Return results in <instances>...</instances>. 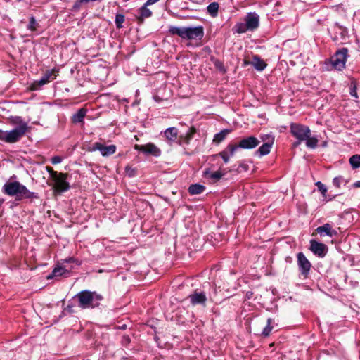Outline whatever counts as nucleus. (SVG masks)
Listing matches in <instances>:
<instances>
[{
  "label": "nucleus",
  "instance_id": "nucleus-1",
  "mask_svg": "<svg viewBox=\"0 0 360 360\" xmlns=\"http://www.w3.org/2000/svg\"><path fill=\"white\" fill-rule=\"evenodd\" d=\"M9 122L17 127L9 131L0 129V141L7 143L18 142L26 134L29 127L27 123L20 116H11Z\"/></svg>",
  "mask_w": 360,
  "mask_h": 360
},
{
  "label": "nucleus",
  "instance_id": "nucleus-2",
  "mask_svg": "<svg viewBox=\"0 0 360 360\" xmlns=\"http://www.w3.org/2000/svg\"><path fill=\"white\" fill-rule=\"evenodd\" d=\"M2 191L6 195L15 197V200H17L39 198L37 193L29 191L25 186L17 181H7L5 183L3 186Z\"/></svg>",
  "mask_w": 360,
  "mask_h": 360
},
{
  "label": "nucleus",
  "instance_id": "nucleus-3",
  "mask_svg": "<svg viewBox=\"0 0 360 360\" xmlns=\"http://www.w3.org/2000/svg\"><path fill=\"white\" fill-rule=\"evenodd\" d=\"M290 131L297 140L305 141L307 148L314 149L317 147L319 139L316 136H311V130L309 127L292 122L290 125Z\"/></svg>",
  "mask_w": 360,
  "mask_h": 360
},
{
  "label": "nucleus",
  "instance_id": "nucleus-4",
  "mask_svg": "<svg viewBox=\"0 0 360 360\" xmlns=\"http://www.w3.org/2000/svg\"><path fill=\"white\" fill-rule=\"evenodd\" d=\"M169 32L172 35H177L186 40H201L204 37V28L200 25L188 27L170 26Z\"/></svg>",
  "mask_w": 360,
  "mask_h": 360
},
{
  "label": "nucleus",
  "instance_id": "nucleus-5",
  "mask_svg": "<svg viewBox=\"0 0 360 360\" xmlns=\"http://www.w3.org/2000/svg\"><path fill=\"white\" fill-rule=\"evenodd\" d=\"M76 297L79 301V306L82 309L96 307L103 300L101 295L89 290H83L77 294Z\"/></svg>",
  "mask_w": 360,
  "mask_h": 360
},
{
  "label": "nucleus",
  "instance_id": "nucleus-6",
  "mask_svg": "<svg viewBox=\"0 0 360 360\" xmlns=\"http://www.w3.org/2000/svg\"><path fill=\"white\" fill-rule=\"evenodd\" d=\"M260 143V141L255 136H250L242 139L238 144H229L230 155H233L238 148L253 149Z\"/></svg>",
  "mask_w": 360,
  "mask_h": 360
},
{
  "label": "nucleus",
  "instance_id": "nucleus-7",
  "mask_svg": "<svg viewBox=\"0 0 360 360\" xmlns=\"http://www.w3.org/2000/svg\"><path fill=\"white\" fill-rule=\"evenodd\" d=\"M348 56V49L341 48L335 52L330 58L332 67L337 70H342L345 68V63Z\"/></svg>",
  "mask_w": 360,
  "mask_h": 360
},
{
  "label": "nucleus",
  "instance_id": "nucleus-8",
  "mask_svg": "<svg viewBox=\"0 0 360 360\" xmlns=\"http://www.w3.org/2000/svg\"><path fill=\"white\" fill-rule=\"evenodd\" d=\"M329 32L333 41H345L349 37L347 28L338 22L334 23Z\"/></svg>",
  "mask_w": 360,
  "mask_h": 360
},
{
  "label": "nucleus",
  "instance_id": "nucleus-9",
  "mask_svg": "<svg viewBox=\"0 0 360 360\" xmlns=\"http://www.w3.org/2000/svg\"><path fill=\"white\" fill-rule=\"evenodd\" d=\"M297 266L300 274L303 278L306 279L309 277V274L311 268V264L303 252H298L297 255Z\"/></svg>",
  "mask_w": 360,
  "mask_h": 360
},
{
  "label": "nucleus",
  "instance_id": "nucleus-10",
  "mask_svg": "<svg viewBox=\"0 0 360 360\" xmlns=\"http://www.w3.org/2000/svg\"><path fill=\"white\" fill-rule=\"evenodd\" d=\"M68 174L59 173L56 177L53 179L54 181L53 189L55 192L63 193L70 189V184L66 179Z\"/></svg>",
  "mask_w": 360,
  "mask_h": 360
},
{
  "label": "nucleus",
  "instance_id": "nucleus-11",
  "mask_svg": "<svg viewBox=\"0 0 360 360\" xmlns=\"http://www.w3.org/2000/svg\"><path fill=\"white\" fill-rule=\"evenodd\" d=\"M134 148L146 155H151L154 157H159L161 155V150L153 143L144 145H135Z\"/></svg>",
  "mask_w": 360,
  "mask_h": 360
},
{
  "label": "nucleus",
  "instance_id": "nucleus-12",
  "mask_svg": "<svg viewBox=\"0 0 360 360\" xmlns=\"http://www.w3.org/2000/svg\"><path fill=\"white\" fill-rule=\"evenodd\" d=\"M90 151H96L99 150L101 155L104 157L109 156L112 155L116 151V146L115 145H110L108 146H104L103 144L96 142L92 144Z\"/></svg>",
  "mask_w": 360,
  "mask_h": 360
},
{
  "label": "nucleus",
  "instance_id": "nucleus-13",
  "mask_svg": "<svg viewBox=\"0 0 360 360\" xmlns=\"http://www.w3.org/2000/svg\"><path fill=\"white\" fill-rule=\"evenodd\" d=\"M309 250L314 255L320 257H323L328 252V247L325 244L312 239L310 240Z\"/></svg>",
  "mask_w": 360,
  "mask_h": 360
},
{
  "label": "nucleus",
  "instance_id": "nucleus-14",
  "mask_svg": "<svg viewBox=\"0 0 360 360\" xmlns=\"http://www.w3.org/2000/svg\"><path fill=\"white\" fill-rule=\"evenodd\" d=\"M188 298L190 300V302L193 305H206V302L207 300V297L205 292L195 290L192 294L189 295Z\"/></svg>",
  "mask_w": 360,
  "mask_h": 360
},
{
  "label": "nucleus",
  "instance_id": "nucleus-15",
  "mask_svg": "<svg viewBox=\"0 0 360 360\" xmlns=\"http://www.w3.org/2000/svg\"><path fill=\"white\" fill-rule=\"evenodd\" d=\"M245 21L250 30H254L259 27V17L256 13H249L246 15Z\"/></svg>",
  "mask_w": 360,
  "mask_h": 360
},
{
  "label": "nucleus",
  "instance_id": "nucleus-16",
  "mask_svg": "<svg viewBox=\"0 0 360 360\" xmlns=\"http://www.w3.org/2000/svg\"><path fill=\"white\" fill-rule=\"evenodd\" d=\"M58 70L55 68L47 70L44 75L41 77L39 81H37L36 83L39 86H43L44 84L50 82L51 80L56 79L57 76Z\"/></svg>",
  "mask_w": 360,
  "mask_h": 360
},
{
  "label": "nucleus",
  "instance_id": "nucleus-17",
  "mask_svg": "<svg viewBox=\"0 0 360 360\" xmlns=\"http://www.w3.org/2000/svg\"><path fill=\"white\" fill-rule=\"evenodd\" d=\"M249 64L252 65L253 67L258 71H262L267 65L266 63L257 55L253 56L252 62H249L248 60L244 61V65Z\"/></svg>",
  "mask_w": 360,
  "mask_h": 360
},
{
  "label": "nucleus",
  "instance_id": "nucleus-18",
  "mask_svg": "<svg viewBox=\"0 0 360 360\" xmlns=\"http://www.w3.org/2000/svg\"><path fill=\"white\" fill-rule=\"evenodd\" d=\"M316 231L318 233H319L321 236L326 234L330 237H333L338 234V232L335 230L333 229L330 224H325L323 226H319L316 229Z\"/></svg>",
  "mask_w": 360,
  "mask_h": 360
},
{
  "label": "nucleus",
  "instance_id": "nucleus-19",
  "mask_svg": "<svg viewBox=\"0 0 360 360\" xmlns=\"http://www.w3.org/2000/svg\"><path fill=\"white\" fill-rule=\"evenodd\" d=\"M70 274V271L67 270L63 266H57L53 269L51 274L46 276L47 279H52L53 278L60 277V276H67Z\"/></svg>",
  "mask_w": 360,
  "mask_h": 360
},
{
  "label": "nucleus",
  "instance_id": "nucleus-20",
  "mask_svg": "<svg viewBox=\"0 0 360 360\" xmlns=\"http://www.w3.org/2000/svg\"><path fill=\"white\" fill-rule=\"evenodd\" d=\"M87 109L82 108L78 111L73 114L71 117V121L73 124L82 123L84 124V120L86 115Z\"/></svg>",
  "mask_w": 360,
  "mask_h": 360
},
{
  "label": "nucleus",
  "instance_id": "nucleus-21",
  "mask_svg": "<svg viewBox=\"0 0 360 360\" xmlns=\"http://www.w3.org/2000/svg\"><path fill=\"white\" fill-rule=\"evenodd\" d=\"M146 3L139 9V16L136 18L139 22H143L146 18L152 15V11L147 8Z\"/></svg>",
  "mask_w": 360,
  "mask_h": 360
},
{
  "label": "nucleus",
  "instance_id": "nucleus-22",
  "mask_svg": "<svg viewBox=\"0 0 360 360\" xmlns=\"http://www.w3.org/2000/svg\"><path fill=\"white\" fill-rule=\"evenodd\" d=\"M166 139L170 142H174L177 139L178 129L176 127H169L165 131Z\"/></svg>",
  "mask_w": 360,
  "mask_h": 360
},
{
  "label": "nucleus",
  "instance_id": "nucleus-23",
  "mask_svg": "<svg viewBox=\"0 0 360 360\" xmlns=\"http://www.w3.org/2000/svg\"><path fill=\"white\" fill-rule=\"evenodd\" d=\"M224 175L221 171L210 172L209 169L204 172V176L210 179L213 183L218 181Z\"/></svg>",
  "mask_w": 360,
  "mask_h": 360
},
{
  "label": "nucleus",
  "instance_id": "nucleus-24",
  "mask_svg": "<svg viewBox=\"0 0 360 360\" xmlns=\"http://www.w3.org/2000/svg\"><path fill=\"white\" fill-rule=\"evenodd\" d=\"M273 144V139L271 142H266L263 143L257 150V153L259 154L260 156L266 155L270 153L271 148Z\"/></svg>",
  "mask_w": 360,
  "mask_h": 360
},
{
  "label": "nucleus",
  "instance_id": "nucleus-25",
  "mask_svg": "<svg viewBox=\"0 0 360 360\" xmlns=\"http://www.w3.org/2000/svg\"><path fill=\"white\" fill-rule=\"evenodd\" d=\"M205 190V187L199 184H191L188 187V192L191 195L200 194Z\"/></svg>",
  "mask_w": 360,
  "mask_h": 360
},
{
  "label": "nucleus",
  "instance_id": "nucleus-26",
  "mask_svg": "<svg viewBox=\"0 0 360 360\" xmlns=\"http://www.w3.org/2000/svg\"><path fill=\"white\" fill-rule=\"evenodd\" d=\"M219 4L217 2H212L207 7V13L212 17H216L218 15Z\"/></svg>",
  "mask_w": 360,
  "mask_h": 360
},
{
  "label": "nucleus",
  "instance_id": "nucleus-27",
  "mask_svg": "<svg viewBox=\"0 0 360 360\" xmlns=\"http://www.w3.org/2000/svg\"><path fill=\"white\" fill-rule=\"evenodd\" d=\"M231 132L229 129H224L220 132L216 134L214 136L213 141L215 143H220L225 139L226 136Z\"/></svg>",
  "mask_w": 360,
  "mask_h": 360
},
{
  "label": "nucleus",
  "instance_id": "nucleus-28",
  "mask_svg": "<svg viewBox=\"0 0 360 360\" xmlns=\"http://www.w3.org/2000/svg\"><path fill=\"white\" fill-rule=\"evenodd\" d=\"M247 25H248L245 22H238L233 27L234 32L238 34L245 33L248 30H250L249 27H248Z\"/></svg>",
  "mask_w": 360,
  "mask_h": 360
},
{
  "label": "nucleus",
  "instance_id": "nucleus-29",
  "mask_svg": "<svg viewBox=\"0 0 360 360\" xmlns=\"http://www.w3.org/2000/svg\"><path fill=\"white\" fill-rule=\"evenodd\" d=\"M347 180H346L343 176H336L333 180V184L336 188H340L341 186H345L347 184Z\"/></svg>",
  "mask_w": 360,
  "mask_h": 360
},
{
  "label": "nucleus",
  "instance_id": "nucleus-30",
  "mask_svg": "<svg viewBox=\"0 0 360 360\" xmlns=\"http://www.w3.org/2000/svg\"><path fill=\"white\" fill-rule=\"evenodd\" d=\"M349 163L353 169H356L360 167V155H352L349 158Z\"/></svg>",
  "mask_w": 360,
  "mask_h": 360
},
{
  "label": "nucleus",
  "instance_id": "nucleus-31",
  "mask_svg": "<svg viewBox=\"0 0 360 360\" xmlns=\"http://www.w3.org/2000/svg\"><path fill=\"white\" fill-rule=\"evenodd\" d=\"M219 155L222 158L225 163H227L229 161V158L231 156L230 155L229 144L224 150L219 153Z\"/></svg>",
  "mask_w": 360,
  "mask_h": 360
},
{
  "label": "nucleus",
  "instance_id": "nucleus-32",
  "mask_svg": "<svg viewBox=\"0 0 360 360\" xmlns=\"http://www.w3.org/2000/svg\"><path fill=\"white\" fill-rule=\"evenodd\" d=\"M273 319L271 318H269L267 319V325L266 327L263 329L262 332V335L264 337H267L270 335L271 330L273 328L271 323H272Z\"/></svg>",
  "mask_w": 360,
  "mask_h": 360
},
{
  "label": "nucleus",
  "instance_id": "nucleus-33",
  "mask_svg": "<svg viewBox=\"0 0 360 360\" xmlns=\"http://www.w3.org/2000/svg\"><path fill=\"white\" fill-rule=\"evenodd\" d=\"M125 18L123 14L117 13L115 15V24L117 28H122L123 27L122 24L124 22Z\"/></svg>",
  "mask_w": 360,
  "mask_h": 360
},
{
  "label": "nucleus",
  "instance_id": "nucleus-34",
  "mask_svg": "<svg viewBox=\"0 0 360 360\" xmlns=\"http://www.w3.org/2000/svg\"><path fill=\"white\" fill-rule=\"evenodd\" d=\"M316 185L318 188V190L321 192L323 197H326V194L327 193L326 186L322 184L321 181H318L316 183Z\"/></svg>",
  "mask_w": 360,
  "mask_h": 360
},
{
  "label": "nucleus",
  "instance_id": "nucleus-35",
  "mask_svg": "<svg viewBox=\"0 0 360 360\" xmlns=\"http://www.w3.org/2000/svg\"><path fill=\"white\" fill-rule=\"evenodd\" d=\"M37 22H36V20L34 18V16H31L30 18V22H29V25H28V29L34 31V30H36L37 29Z\"/></svg>",
  "mask_w": 360,
  "mask_h": 360
},
{
  "label": "nucleus",
  "instance_id": "nucleus-36",
  "mask_svg": "<svg viewBox=\"0 0 360 360\" xmlns=\"http://www.w3.org/2000/svg\"><path fill=\"white\" fill-rule=\"evenodd\" d=\"M349 93L352 97H354L355 98H358V95H357V92H356V86L355 83H354V82H352V84L350 85Z\"/></svg>",
  "mask_w": 360,
  "mask_h": 360
},
{
  "label": "nucleus",
  "instance_id": "nucleus-37",
  "mask_svg": "<svg viewBox=\"0 0 360 360\" xmlns=\"http://www.w3.org/2000/svg\"><path fill=\"white\" fill-rule=\"evenodd\" d=\"M191 138H192V134L187 133L184 138L181 136V140L179 141V143L180 144H184V143L188 144Z\"/></svg>",
  "mask_w": 360,
  "mask_h": 360
},
{
  "label": "nucleus",
  "instance_id": "nucleus-38",
  "mask_svg": "<svg viewBox=\"0 0 360 360\" xmlns=\"http://www.w3.org/2000/svg\"><path fill=\"white\" fill-rule=\"evenodd\" d=\"M46 169L48 172V173L49 174V175L51 176V177L52 178V179L53 178L56 177V176L59 174L56 171H54L52 167H49V166H47L46 167Z\"/></svg>",
  "mask_w": 360,
  "mask_h": 360
},
{
  "label": "nucleus",
  "instance_id": "nucleus-39",
  "mask_svg": "<svg viewBox=\"0 0 360 360\" xmlns=\"http://www.w3.org/2000/svg\"><path fill=\"white\" fill-rule=\"evenodd\" d=\"M62 162V158L60 156H58V155H56V156H53L51 159V162L53 164V165H56V164H59Z\"/></svg>",
  "mask_w": 360,
  "mask_h": 360
},
{
  "label": "nucleus",
  "instance_id": "nucleus-40",
  "mask_svg": "<svg viewBox=\"0 0 360 360\" xmlns=\"http://www.w3.org/2000/svg\"><path fill=\"white\" fill-rule=\"evenodd\" d=\"M63 262L64 263L76 262L77 264H78V265L80 264V262L73 257H69L68 259H64Z\"/></svg>",
  "mask_w": 360,
  "mask_h": 360
},
{
  "label": "nucleus",
  "instance_id": "nucleus-41",
  "mask_svg": "<svg viewBox=\"0 0 360 360\" xmlns=\"http://www.w3.org/2000/svg\"><path fill=\"white\" fill-rule=\"evenodd\" d=\"M304 141H300V140H297L295 143H293L292 144V146L293 148H297L302 142H303Z\"/></svg>",
  "mask_w": 360,
  "mask_h": 360
},
{
  "label": "nucleus",
  "instance_id": "nucleus-42",
  "mask_svg": "<svg viewBox=\"0 0 360 360\" xmlns=\"http://www.w3.org/2000/svg\"><path fill=\"white\" fill-rule=\"evenodd\" d=\"M215 65H216V66H217V68H220V69H221V68L222 69V68H224V67H223V65H222L221 63H219V62L216 63H215Z\"/></svg>",
  "mask_w": 360,
  "mask_h": 360
},
{
  "label": "nucleus",
  "instance_id": "nucleus-43",
  "mask_svg": "<svg viewBox=\"0 0 360 360\" xmlns=\"http://www.w3.org/2000/svg\"><path fill=\"white\" fill-rule=\"evenodd\" d=\"M354 186L356 188H360V181H357L356 182H355Z\"/></svg>",
  "mask_w": 360,
  "mask_h": 360
},
{
  "label": "nucleus",
  "instance_id": "nucleus-44",
  "mask_svg": "<svg viewBox=\"0 0 360 360\" xmlns=\"http://www.w3.org/2000/svg\"><path fill=\"white\" fill-rule=\"evenodd\" d=\"M209 300H210V301H212V302H214V298L211 295H210V296H209Z\"/></svg>",
  "mask_w": 360,
  "mask_h": 360
},
{
  "label": "nucleus",
  "instance_id": "nucleus-45",
  "mask_svg": "<svg viewBox=\"0 0 360 360\" xmlns=\"http://www.w3.org/2000/svg\"><path fill=\"white\" fill-rule=\"evenodd\" d=\"M124 338L125 339V342H129L130 340L129 337H124Z\"/></svg>",
  "mask_w": 360,
  "mask_h": 360
},
{
  "label": "nucleus",
  "instance_id": "nucleus-46",
  "mask_svg": "<svg viewBox=\"0 0 360 360\" xmlns=\"http://www.w3.org/2000/svg\"><path fill=\"white\" fill-rule=\"evenodd\" d=\"M213 292H214V294H216L217 293V288L215 287H213Z\"/></svg>",
  "mask_w": 360,
  "mask_h": 360
}]
</instances>
